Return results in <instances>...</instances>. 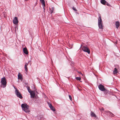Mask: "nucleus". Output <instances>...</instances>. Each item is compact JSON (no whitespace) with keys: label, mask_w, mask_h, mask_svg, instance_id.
<instances>
[{"label":"nucleus","mask_w":120,"mask_h":120,"mask_svg":"<svg viewBox=\"0 0 120 120\" xmlns=\"http://www.w3.org/2000/svg\"><path fill=\"white\" fill-rule=\"evenodd\" d=\"M48 104L49 105V107H50V109L51 110L53 111H55V109L52 106V105L49 103L48 102Z\"/></svg>","instance_id":"0eeeda50"},{"label":"nucleus","mask_w":120,"mask_h":120,"mask_svg":"<svg viewBox=\"0 0 120 120\" xmlns=\"http://www.w3.org/2000/svg\"><path fill=\"white\" fill-rule=\"evenodd\" d=\"M72 9L73 10H74L75 11H77L76 9L75 8V7H73L72 8Z\"/></svg>","instance_id":"b1692460"},{"label":"nucleus","mask_w":120,"mask_h":120,"mask_svg":"<svg viewBox=\"0 0 120 120\" xmlns=\"http://www.w3.org/2000/svg\"><path fill=\"white\" fill-rule=\"evenodd\" d=\"M54 7H52V10H53V11L54 10Z\"/></svg>","instance_id":"bb28decb"},{"label":"nucleus","mask_w":120,"mask_h":120,"mask_svg":"<svg viewBox=\"0 0 120 120\" xmlns=\"http://www.w3.org/2000/svg\"><path fill=\"white\" fill-rule=\"evenodd\" d=\"M1 82L2 85H1V87L3 88L5 87L6 86L7 82L6 78L5 77L1 79Z\"/></svg>","instance_id":"f03ea898"},{"label":"nucleus","mask_w":120,"mask_h":120,"mask_svg":"<svg viewBox=\"0 0 120 120\" xmlns=\"http://www.w3.org/2000/svg\"><path fill=\"white\" fill-rule=\"evenodd\" d=\"M29 62H28L27 63H25V66H24V68H25V71L26 72H27L28 71V69H27V66Z\"/></svg>","instance_id":"1a4fd4ad"},{"label":"nucleus","mask_w":120,"mask_h":120,"mask_svg":"<svg viewBox=\"0 0 120 120\" xmlns=\"http://www.w3.org/2000/svg\"><path fill=\"white\" fill-rule=\"evenodd\" d=\"M99 17L98 20V24L102 23V21L101 19L100 14H99Z\"/></svg>","instance_id":"6e6552de"},{"label":"nucleus","mask_w":120,"mask_h":120,"mask_svg":"<svg viewBox=\"0 0 120 120\" xmlns=\"http://www.w3.org/2000/svg\"><path fill=\"white\" fill-rule=\"evenodd\" d=\"M108 112V113L111 116H113L114 115L113 114H112V113L110 112V111H107L106 112Z\"/></svg>","instance_id":"6ab92c4d"},{"label":"nucleus","mask_w":120,"mask_h":120,"mask_svg":"<svg viewBox=\"0 0 120 120\" xmlns=\"http://www.w3.org/2000/svg\"><path fill=\"white\" fill-rule=\"evenodd\" d=\"M98 25L99 28L100 29H103V28L102 23L98 24Z\"/></svg>","instance_id":"2eb2a0df"},{"label":"nucleus","mask_w":120,"mask_h":120,"mask_svg":"<svg viewBox=\"0 0 120 120\" xmlns=\"http://www.w3.org/2000/svg\"><path fill=\"white\" fill-rule=\"evenodd\" d=\"M18 22L17 18L16 17H15L13 20V23L15 24H17L18 23Z\"/></svg>","instance_id":"423d86ee"},{"label":"nucleus","mask_w":120,"mask_h":120,"mask_svg":"<svg viewBox=\"0 0 120 120\" xmlns=\"http://www.w3.org/2000/svg\"><path fill=\"white\" fill-rule=\"evenodd\" d=\"M25 0V1H27V0Z\"/></svg>","instance_id":"c756f323"},{"label":"nucleus","mask_w":120,"mask_h":120,"mask_svg":"<svg viewBox=\"0 0 120 120\" xmlns=\"http://www.w3.org/2000/svg\"><path fill=\"white\" fill-rule=\"evenodd\" d=\"M114 74H116L118 73V71L117 70V69L116 68H115L113 72Z\"/></svg>","instance_id":"a211bd4d"},{"label":"nucleus","mask_w":120,"mask_h":120,"mask_svg":"<svg viewBox=\"0 0 120 120\" xmlns=\"http://www.w3.org/2000/svg\"><path fill=\"white\" fill-rule=\"evenodd\" d=\"M105 91L104 92V93L105 94H107L108 93V90H105Z\"/></svg>","instance_id":"4be33fe9"},{"label":"nucleus","mask_w":120,"mask_h":120,"mask_svg":"<svg viewBox=\"0 0 120 120\" xmlns=\"http://www.w3.org/2000/svg\"><path fill=\"white\" fill-rule=\"evenodd\" d=\"M18 79L20 80L22 79V75L20 73H19L18 75Z\"/></svg>","instance_id":"ddd939ff"},{"label":"nucleus","mask_w":120,"mask_h":120,"mask_svg":"<svg viewBox=\"0 0 120 120\" xmlns=\"http://www.w3.org/2000/svg\"><path fill=\"white\" fill-rule=\"evenodd\" d=\"M101 2L102 4L105 5L106 1L105 0H101Z\"/></svg>","instance_id":"4468645a"},{"label":"nucleus","mask_w":120,"mask_h":120,"mask_svg":"<svg viewBox=\"0 0 120 120\" xmlns=\"http://www.w3.org/2000/svg\"><path fill=\"white\" fill-rule=\"evenodd\" d=\"M45 7H44V6H43V8L44 9V12H45Z\"/></svg>","instance_id":"cd10ccee"},{"label":"nucleus","mask_w":120,"mask_h":120,"mask_svg":"<svg viewBox=\"0 0 120 120\" xmlns=\"http://www.w3.org/2000/svg\"><path fill=\"white\" fill-rule=\"evenodd\" d=\"M115 25L116 26V27L117 29H118L120 26V24L119 22L118 21L116 22Z\"/></svg>","instance_id":"f8f14e48"},{"label":"nucleus","mask_w":120,"mask_h":120,"mask_svg":"<svg viewBox=\"0 0 120 120\" xmlns=\"http://www.w3.org/2000/svg\"><path fill=\"white\" fill-rule=\"evenodd\" d=\"M100 110L102 112L104 111V109L103 108H102L100 109Z\"/></svg>","instance_id":"393cba45"},{"label":"nucleus","mask_w":120,"mask_h":120,"mask_svg":"<svg viewBox=\"0 0 120 120\" xmlns=\"http://www.w3.org/2000/svg\"><path fill=\"white\" fill-rule=\"evenodd\" d=\"M91 115L92 117H96V115L95 114L94 112H91Z\"/></svg>","instance_id":"f3484780"},{"label":"nucleus","mask_w":120,"mask_h":120,"mask_svg":"<svg viewBox=\"0 0 120 120\" xmlns=\"http://www.w3.org/2000/svg\"><path fill=\"white\" fill-rule=\"evenodd\" d=\"M27 89L29 93H30L32 92V91H31V90L30 89V87L29 86H27Z\"/></svg>","instance_id":"aec40b11"},{"label":"nucleus","mask_w":120,"mask_h":120,"mask_svg":"<svg viewBox=\"0 0 120 120\" xmlns=\"http://www.w3.org/2000/svg\"><path fill=\"white\" fill-rule=\"evenodd\" d=\"M21 107L22 110L26 113H29L30 111L29 109V106L26 104H22L21 105Z\"/></svg>","instance_id":"f257e3e1"},{"label":"nucleus","mask_w":120,"mask_h":120,"mask_svg":"<svg viewBox=\"0 0 120 120\" xmlns=\"http://www.w3.org/2000/svg\"><path fill=\"white\" fill-rule=\"evenodd\" d=\"M50 12L51 13H52L53 12V11L52 10H51Z\"/></svg>","instance_id":"c85d7f7f"},{"label":"nucleus","mask_w":120,"mask_h":120,"mask_svg":"<svg viewBox=\"0 0 120 120\" xmlns=\"http://www.w3.org/2000/svg\"><path fill=\"white\" fill-rule=\"evenodd\" d=\"M105 5H107V6H110V4H109L108 2H106V3Z\"/></svg>","instance_id":"5701e85b"},{"label":"nucleus","mask_w":120,"mask_h":120,"mask_svg":"<svg viewBox=\"0 0 120 120\" xmlns=\"http://www.w3.org/2000/svg\"><path fill=\"white\" fill-rule=\"evenodd\" d=\"M40 1L42 3V5L44 6V7L45 6V2L44 0H40Z\"/></svg>","instance_id":"dca6fc26"},{"label":"nucleus","mask_w":120,"mask_h":120,"mask_svg":"<svg viewBox=\"0 0 120 120\" xmlns=\"http://www.w3.org/2000/svg\"><path fill=\"white\" fill-rule=\"evenodd\" d=\"M82 49L84 51L87 52L89 54L90 53L89 49L85 46H83L82 48Z\"/></svg>","instance_id":"20e7f679"},{"label":"nucleus","mask_w":120,"mask_h":120,"mask_svg":"<svg viewBox=\"0 0 120 120\" xmlns=\"http://www.w3.org/2000/svg\"><path fill=\"white\" fill-rule=\"evenodd\" d=\"M69 98H70V99L71 101H72V98H71V96L70 95H69Z\"/></svg>","instance_id":"a878e982"},{"label":"nucleus","mask_w":120,"mask_h":120,"mask_svg":"<svg viewBox=\"0 0 120 120\" xmlns=\"http://www.w3.org/2000/svg\"><path fill=\"white\" fill-rule=\"evenodd\" d=\"M23 51L24 52L26 55L28 54V52L27 51V48L26 47L23 48Z\"/></svg>","instance_id":"9d476101"},{"label":"nucleus","mask_w":120,"mask_h":120,"mask_svg":"<svg viewBox=\"0 0 120 120\" xmlns=\"http://www.w3.org/2000/svg\"><path fill=\"white\" fill-rule=\"evenodd\" d=\"M15 90V93L17 97L21 99H22V97L21 94L19 92V90L16 89L14 87Z\"/></svg>","instance_id":"7ed1b4c3"},{"label":"nucleus","mask_w":120,"mask_h":120,"mask_svg":"<svg viewBox=\"0 0 120 120\" xmlns=\"http://www.w3.org/2000/svg\"><path fill=\"white\" fill-rule=\"evenodd\" d=\"M75 78L76 79L79 81L81 79V78L80 77H76Z\"/></svg>","instance_id":"412c9836"},{"label":"nucleus","mask_w":120,"mask_h":120,"mask_svg":"<svg viewBox=\"0 0 120 120\" xmlns=\"http://www.w3.org/2000/svg\"><path fill=\"white\" fill-rule=\"evenodd\" d=\"M31 95V98H34L35 96V93L33 92H31L30 93Z\"/></svg>","instance_id":"9b49d317"},{"label":"nucleus","mask_w":120,"mask_h":120,"mask_svg":"<svg viewBox=\"0 0 120 120\" xmlns=\"http://www.w3.org/2000/svg\"><path fill=\"white\" fill-rule=\"evenodd\" d=\"M81 47H82V45H81Z\"/></svg>","instance_id":"7c9ffc66"},{"label":"nucleus","mask_w":120,"mask_h":120,"mask_svg":"<svg viewBox=\"0 0 120 120\" xmlns=\"http://www.w3.org/2000/svg\"><path fill=\"white\" fill-rule=\"evenodd\" d=\"M98 87L99 89L102 91L105 90V89L104 88V86L101 84H100L98 86Z\"/></svg>","instance_id":"39448f33"}]
</instances>
